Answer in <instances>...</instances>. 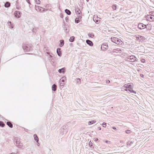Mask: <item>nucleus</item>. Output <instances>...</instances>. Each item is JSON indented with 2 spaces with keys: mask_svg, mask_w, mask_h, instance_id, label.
Here are the masks:
<instances>
[{
  "mask_svg": "<svg viewBox=\"0 0 154 154\" xmlns=\"http://www.w3.org/2000/svg\"><path fill=\"white\" fill-rule=\"evenodd\" d=\"M22 48L25 52H29L32 50V45L31 44H23Z\"/></svg>",
  "mask_w": 154,
  "mask_h": 154,
  "instance_id": "f257e3e1",
  "label": "nucleus"
},
{
  "mask_svg": "<svg viewBox=\"0 0 154 154\" xmlns=\"http://www.w3.org/2000/svg\"><path fill=\"white\" fill-rule=\"evenodd\" d=\"M14 140L16 141V145L18 147L21 148L23 146L22 143L20 141V139L18 137H15L14 138Z\"/></svg>",
  "mask_w": 154,
  "mask_h": 154,
  "instance_id": "f03ea898",
  "label": "nucleus"
},
{
  "mask_svg": "<svg viewBox=\"0 0 154 154\" xmlns=\"http://www.w3.org/2000/svg\"><path fill=\"white\" fill-rule=\"evenodd\" d=\"M35 8L37 11L40 12H43L47 10L44 8L36 5H35Z\"/></svg>",
  "mask_w": 154,
  "mask_h": 154,
  "instance_id": "7ed1b4c3",
  "label": "nucleus"
},
{
  "mask_svg": "<svg viewBox=\"0 0 154 154\" xmlns=\"http://www.w3.org/2000/svg\"><path fill=\"white\" fill-rule=\"evenodd\" d=\"M68 125H65L63 126L61 128V131L63 132V134H66L68 131Z\"/></svg>",
  "mask_w": 154,
  "mask_h": 154,
  "instance_id": "20e7f679",
  "label": "nucleus"
},
{
  "mask_svg": "<svg viewBox=\"0 0 154 154\" xmlns=\"http://www.w3.org/2000/svg\"><path fill=\"white\" fill-rule=\"evenodd\" d=\"M111 39L112 42L118 45H120L121 41L117 38L115 37H111Z\"/></svg>",
  "mask_w": 154,
  "mask_h": 154,
  "instance_id": "39448f33",
  "label": "nucleus"
},
{
  "mask_svg": "<svg viewBox=\"0 0 154 154\" xmlns=\"http://www.w3.org/2000/svg\"><path fill=\"white\" fill-rule=\"evenodd\" d=\"M148 25H146L142 23H140L138 24L137 28L140 29H143L145 28L147 29V26Z\"/></svg>",
  "mask_w": 154,
  "mask_h": 154,
  "instance_id": "423d86ee",
  "label": "nucleus"
},
{
  "mask_svg": "<svg viewBox=\"0 0 154 154\" xmlns=\"http://www.w3.org/2000/svg\"><path fill=\"white\" fill-rule=\"evenodd\" d=\"M134 141L135 140L134 139H131L128 141L127 143V144L128 147L133 146Z\"/></svg>",
  "mask_w": 154,
  "mask_h": 154,
  "instance_id": "0eeeda50",
  "label": "nucleus"
},
{
  "mask_svg": "<svg viewBox=\"0 0 154 154\" xmlns=\"http://www.w3.org/2000/svg\"><path fill=\"white\" fill-rule=\"evenodd\" d=\"M136 40L138 42H142L143 41L144 37L143 36L141 35H138L137 36L136 35Z\"/></svg>",
  "mask_w": 154,
  "mask_h": 154,
  "instance_id": "6e6552de",
  "label": "nucleus"
},
{
  "mask_svg": "<svg viewBox=\"0 0 154 154\" xmlns=\"http://www.w3.org/2000/svg\"><path fill=\"white\" fill-rule=\"evenodd\" d=\"M108 48V46L107 44H103L101 46V48L103 51H105Z\"/></svg>",
  "mask_w": 154,
  "mask_h": 154,
  "instance_id": "1a4fd4ad",
  "label": "nucleus"
},
{
  "mask_svg": "<svg viewBox=\"0 0 154 154\" xmlns=\"http://www.w3.org/2000/svg\"><path fill=\"white\" fill-rule=\"evenodd\" d=\"M146 19L148 21H153L154 20V16L148 15L147 16Z\"/></svg>",
  "mask_w": 154,
  "mask_h": 154,
  "instance_id": "9d476101",
  "label": "nucleus"
},
{
  "mask_svg": "<svg viewBox=\"0 0 154 154\" xmlns=\"http://www.w3.org/2000/svg\"><path fill=\"white\" fill-rule=\"evenodd\" d=\"M135 58V56L134 55L131 56L129 57L127 59L128 61H130V62H134L135 61V60H134V58Z\"/></svg>",
  "mask_w": 154,
  "mask_h": 154,
  "instance_id": "9b49d317",
  "label": "nucleus"
},
{
  "mask_svg": "<svg viewBox=\"0 0 154 154\" xmlns=\"http://www.w3.org/2000/svg\"><path fill=\"white\" fill-rule=\"evenodd\" d=\"M14 15L15 17L19 18L20 17V12L18 11H16L14 12Z\"/></svg>",
  "mask_w": 154,
  "mask_h": 154,
  "instance_id": "f8f14e48",
  "label": "nucleus"
},
{
  "mask_svg": "<svg viewBox=\"0 0 154 154\" xmlns=\"http://www.w3.org/2000/svg\"><path fill=\"white\" fill-rule=\"evenodd\" d=\"M57 55L60 57H61L62 55L61 51V48H57Z\"/></svg>",
  "mask_w": 154,
  "mask_h": 154,
  "instance_id": "ddd939ff",
  "label": "nucleus"
},
{
  "mask_svg": "<svg viewBox=\"0 0 154 154\" xmlns=\"http://www.w3.org/2000/svg\"><path fill=\"white\" fill-rule=\"evenodd\" d=\"M58 72L60 73H64L65 72V67L63 68L58 70Z\"/></svg>",
  "mask_w": 154,
  "mask_h": 154,
  "instance_id": "4468645a",
  "label": "nucleus"
},
{
  "mask_svg": "<svg viewBox=\"0 0 154 154\" xmlns=\"http://www.w3.org/2000/svg\"><path fill=\"white\" fill-rule=\"evenodd\" d=\"M86 42L90 46H92L93 45V43L92 42L89 40H86Z\"/></svg>",
  "mask_w": 154,
  "mask_h": 154,
  "instance_id": "2eb2a0df",
  "label": "nucleus"
},
{
  "mask_svg": "<svg viewBox=\"0 0 154 154\" xmlns=\"http://www.w3.org/2000/svg\"><path fill=\"white\" fill-rule=\"evenodd\" d=\"M33 137H34V140L36 141V142L39 144L38 143L39 141V139L37 136V135L36 134H35L33 135Z\"/></svg>",
  "mask_w": 154,
  "mask_h": 154,
  "instance_id": "dca6fc26",
  "label": "nucleus"
},
{
  "mask_svg": "<svg viewBox=\"0 0 154 154\" xmlns=\"http://www.w3.org/2000/svg\"><path fill=\"white\" fill-rule=\"evenodd\" d=\"M57 88V85L55 84H53L52 86V90L54 91H56Z\"/></svg>",
  "mask_w": 154,
  "mask_h": 154,
  "instance_id": "f3484780",
  "label": "nucleus"
},
{
  "mask_svg": "<svg viewBox=\"0 0 154 154\" xmlns=\"http://www.w3.org/2000/svg\"><path fill=\"white\" fill-rule=\"evenodd\" d=\"M75 11L76 13L79 15H81L82 14V12H81L80 10L78 8L75 9Z\"/></svg>",
  "mask_w": 154,
  "mask_h": 154,
  "instance_id": "a211bd4d",
  "label": "nucleus"
},
{
  "mask_svg": "<svg viewBox=\"0 0 154 154\" xmlns=\"http://www.w3.org/2000/svg\"><path fill=\"white\" fill-rule=\"evenodd\" d=\"M11 6L10 3L8 2H7L5 4L4 6L5 8L9 7Z\"/></svg>",
  "mask_w": 154,
  "mask_h": 154,
  "instance_id": "6ab92c4d",
  "label": "nucleus"
},
{
  "mask_svg": "<svg viewBox=\"0 0 154 154\" xmlns=\"http://www.w3.org/2000/svg\"><path fill=\"white\" fill-rule=\"evenodd\" d=\"M60 43L59 44V46L60 47H62L64 45V41L63 40H60Z\"/></svg>",
  "mask_w": 154,
  "mask_h": 154,
  "instance_id": "aec40b11",
  "label": "nucleus"
},
{
  "mask_svg": "<svg viewBox=\"0 0 154 154\" xmlns=\"http://www.w3.org/2000/svg\"><path fill=\"white\" fill-rule=\"evenodd\" d=\"M65 12L68 15H70L71 14V11L68 9H66L65 10Z\"/></svg>",
  "mask_w": 154,
  "mask_h": 154,
  "instance_id": "412c9836",
  "label": "nucleus"
},
{
  "mask_svg": "<svg viewBox=\"0 0 154 154\" xmlns=\"http://www.w3.org/2000/svg\"><path fill=\"white\" fill-rule=\"evenodd\" d=\"M7 125L11 128H12L13 127V125L10 121H8L7 122Z\"/></svg>",
  "mask_w": 154,
  "mask_h": 154,
  "instance_id": "4be33fe9",
  "label": "nucleus"
},
{
  "mask_svg": "<svg viewBox=\"0 0 154 154\" xmlns=\"http://www.w3.org/2000/svg\"><path fill=\"white\" fill-rule=\"evenodd\" d=\"M124 86L127 88H131V85L129 84H125L124 85Z\"/></svg>",
  "mask_w": 154,
  "mask_h": 154,
  "instance_id": "5701e85b",
  "label": "nucleus"
},
{
  "mask_svg": "<svg viewBox=\"0 0 154 154\" xmlns=\"http://www.w3.org/2000/svg\"><path fill=\"white\" fill-rule=\"evenodd\" d=\"M74 37L73 36H72L70 37V39H69V41L71 42H73L74 41Z\"/></svg>",
  "mask_w": 154,
  "mask_h": 154,
  "instance_id": "b1692460",
  "label": "nucleus"
},
{
  "mask_svg": "<svg viewBox=\"0 0 154 154\" xmlns=\"http://www.w3.org/2000/svg\"><path fill=\"white\" fill-rule=\"evenodd\" d=\"M75 83L77 84H80L81 83L80 79L79 78H77L75 81Z\"/></svg>",
  "mask_w": 154,
  "mask_h": 154,
  "instance_id": "393cba45",
  "label": "nucleus"
},
{
  "mask_svg": "<svg viewBox=\"0 0 154 154\" xmlns=\"http://www.w3.org/2000/svg\"><path fill=\"white\" fill-rule=\"evenodd\" d=\"M121 51V50H119V49H114V50H113L112 51V52L113 53L116 52V53H117L119 52V51Z\"/></svg>",
  "mask_w": 154,
  "mask_h": 154,
  "instance_id": "a878e982",
  "label": "nucleus"
},
{
  "mask_svg": "<svg viewBox=\"0 0 154 154\" xmlns=\"http://www.w3.org/2000/svg\"><path fill=\"white\" fill-rule=\"evenodd\" d=\"M96 122V121L94 120H91V121H89L88 122V124L89 125H91L92 124Z\"/></svg>",
  "mask_w": 154,
  "mask_h": 154,
  "instance_id": "bb28decb",
  "label": "nucleus"
},
{
  "mask_svg": "<svg viewBox=\"0 0 154 154\" xmlns=\"http://www.w3.org/2000/svg\"><path fill=\"white\" fill-rule=\"evenodd\" d=\"M5 125V124L4 123L2 122V121H0V126L2 127H3Z\"/></svg>",
  "mask_w": 154,
  "mask_h": 154,
  "instance_id": "cd10ccee",
  "label": "nucleus"
},
{
  "mask_svg": "<svg viewBox=\"0 0 154 154\" xmlns=\"http://www.w3.org/2000/svg\"><path fill=\"white\" fill-rule=\"evenodd\" d=\"M80 21V20L78 19L77 18H76L75 19V22L76 23H78Z\"/></svg>",
  "mask_w": 154,
  "mask_h": 154,
  "instance_id": "c85d7f7f",
  "label": "nucleus"
},
{
  "mask_svg": "<svg viewBox=\"0 0 154 154\" xmlns=\"http://www.w3.org/2000/svg\"><path fill=\"white\" fill-rule=\"evenodd\" d=\"M112 8L114 10H116L117 8V5L115 4L113 5L112 6Z\"/></svg>",
  "mask_w": 154,
  "mask_h": 154,
  "instance_id": "c756f323",
  "label": "nucleus"
},
{
  "mask_svg": "<svg viewBox=\"0 0 154 154\" xmlns=\"http://www.w3.org/2000/svg\"><path fill=\"white\" fill-rule=\"evenodd\" d=\"M89 145L91 148H93L92 143L91 141H90L89 143Z\"/></svg>",
  "mask_w": 154,
  "mask_h": 154,
  "instance_id": "7c9ffc66",
  "label": "nucleus"
},
{
  "mask_svg": "<svg viewBox=\"0 0 154 154\" xmlns=\"http://www.w3.org/2000/svg\"><path fill=\"white\" fill-rule=\"evenodd\" d=\"M37 4H39L40 3V0H34Z\"/></svg>",
  "mask_w": 154,
  "mask_h": 154,
  "instance_id": "2f4dec72",
  "label": "nucleus"
},
{
  "mask_svg": "<svg viewBox=\"0 0 154 154\" xmlns=\"http://www.w3.org/2000/svg\"><path fill=\"white\" fill-rule=\"evenodd\" d=\"M88 35L90 37H91L92 36L94 37V34L92 33H89L88 34Z\"/></svg>",
  "mask_w": 154,
  "mask_h": 154,
  "instance_id": "473e14b6",
  "label": "nucleus"
},
{
  "mask_svg": "<svg viewBox=\"0 0 154 154\" xmlns=\"http://www.w3.org/2000/svg\"><path fill=\"white\" fill-rule=\"evenodd\" d=\"M62 80H61V81L63 82H64L65 80L66 79V78L65 76H63L62 77Z\"/></svg>",
  "mask_w": 154,
  "mask_h": 154,
  "instance_id": "72a5a7b5",
  "label": "nucleus"
},
{
  "mask_svg": "<svg viewBox=\"0 0 154 154\" xmlns=\"http://www.w3.org/2000/svg\"><path fill=\"white\" fill-rule=\"evenodd\" d=\"M77 18L78 19H79L80 20L82 18L81 14V15H79L78 16V17Z\"/></svg>",
  "mask_w": 154,
  "mask_h": 154,
  "instance_id": "f704fd0d",
  "label": "nucleus"
},
{
  "mask_svg": "<svg viewBox=\"0 0 154 154\" xmlns=\"http://www.w3.org/2000/svg\"><path fill=\"white\" fill-rule=\"evenodd\" d=\"M131 131L129 130H127L126 131H125V132L127 134H130L131 133Z\"/></svg>",
  "mask_w": 154,
  "mask_h": 154,
  "instance_id": "c9c22d12",
  "label": "nucleus"
},
{
  "mask_svg": "<svg viewBox=\"0 0 154 154\" xmlns=\"http://www.w3.org/2000/svg\"><path fill=\"white\" fill-rule=\"evenodd\" d=\"M103 127H106V123H104V122H103Z\"/></svg>",
  "mask_w": 154,
  "mask_h": 154,
  "instance_id": "e433bc0d",
  "label": "nucleus"
},
{
  "mask_svg": "<svg viewBox=\"0 0 154 154\" xmlns=\"http://www.w3.org/2000/svg\"><path fill=\"white\" fill-rule=\"evenodd\" d=\"M59 84L60 86H63L64 85V83H61L60 81L59 82Z\"/></svg>",
  "mask_w": 154,
  "mask_h": 154,
  "instance_id": "4c0bfd02",
  "label": "nucleus"
},
{
  "mask_svg": "<svg viewBox=\"0 0 154 154\" xmlns=\"http://www.w3.org/2000/svg\"><path fill=\"white\" fill-rule=\"evenodd\" d=\"M140 60H141V62L142 63H145V60L143 58L141 59Z\"/></svg>",
  "mask_w": 154,
  "mask_h": 154,
  "instance_id": "58836bf2",
  "label": "nucleus"
},
{
  "mask_svg": "<svg viewBox=\"0 0 154 154\" xmlns=\"http://www.w3.org/2000/svg\"><path fill=\"white\" fill-rule=\"evenodd\" d=\"M8 24L9 26H10V25L11 24V21H8Z\"/></svg>",
  "mask_w": 154,
  "mask_h": 154,
  "instance_id": "ea45409f",
  "label": "nucleus"
},
{
  "mask_svg": "<svg viewBox=\"0 0 154 154\" xmlns=\"http://www.w3.org/2000/svg\"><path fill=\"white\" fill-rule=\"evenodd\" d=\"M26 2L29 5L31 4V3L30 2L29 0H26Z\"/></svg>",
  "mask_w": 154,
  "mask_h": 154,
  "instance_id": "a19ab883",
  "label": "nucleus"
},
{
  "mask_svg": "<svg viewBox=\"0 0 154 154\" xmlns=\"http://www.w3.org/2000/svg\"><path fill=\"white\" fill-rule=\"evenodd\" d=\"M94 140L95 141H97L98 140V139L97 138H94Z\"/></svg>",
  "mask_w": 154,
  "mask_h": 154,
  "instance_id": "79ce46f5",
  "label": "nucleus"
},
{
  "mask_svg": "<svg viewBox=\"0 0 154 154\" xmlns=\"http://www.w3.org/2000/svg\"><path fill=\"white\" fill-rule=\"evenodd\" d=\"M110 82V81L109 80H107L106 81V83H107V84H108V83H109Z\"/></svg>",
  "mask_w": 154,
  "mask_h": 154,
  "instance_id": "37998d69",
  "label": "nucleus"
},
{
  "mask_svg": "<svg viewBox=\"0 0 154 154\" xmlns=\"http://www.w3.org/2000/svg\"><path fill=\"white\" fill-rule=\"evenodd\" d=\"M140 75L142 78H143L144 77V75L143 74H140Z\"/></svg>",
  "mask_w": 154,
  "mask_h": 154,
  "instance_id": "c03bdc74",
  "label": "nucleus"
},
{
  "mask_svg": "<svg viewBox=\"0 0 154 154\" xmlns=\"http://www.w3.org/2000/svg\"><path fill=\"white\" fill-rule=\"evenodd\" d=\"M60 17H61L62 18H63V15L61 14H60Z\"/></svg>",
  "mask_w": 154,
  "mask_h": 154,
  "instance_id": "a18cd8bd",
  "label": "nucleus"
},
{
  "mask_svg": "<svg viewBox=\"0 0 154 154\" xmlns=\"http://www.w3.org/2000/svg\"><path fill=\"white\" fill-rule=\"evenodd\" d=\"M95 22L97 23H99V21L98 20H96Z\"/></svg>",
  "mask_w": 154,
  "mask_h": 154,
  "instance_id": "49530a36",
  "label": "nucleus"
},
{
  "mask_svg": "<svg viewBox=\"0 0 154 154\" xmlns=\"http://www.w3.org/2000/svg\"><path fill=\"white\" fill-rule=\"evenodd\" d=\"M97 129L99 130H101V128L100 127H98L97 128Z\"/></svg>",
  "mask_w": 154,
  "mask_h": 154,
  "instance_id": "de8ad7c7",
  "label": "nucleus"
},
{
  "mask_svg": "<svg viewBox=\"0 0 154 154\" xmlns=\"http://www.w3.org/2000/svg\"><path fill=\"white\" fill-rule=\"evenodd\" d=\"M68 20V18L67 17H66L65 18V20L66 21H67V20Z\"/></svg>",
  "mask_w": 154,
  "mask_h": 154,
  "instance_id": "09e8293b",
  "label": "nucleus"
},
{
  "mask_svg": "<svg viewBox=\"0 0 154 154\" xmlns=\"http://www.w3.org/2000/svg\"><path fill=\"white\" fill-rule=\"evenodd\" d=\"M112 128L114 129V130H116V128L115 127H112Z\"/></svg>",
  "mask_w": 154,
  "mask_h": 154,
  "instance_id": "8fccbe9b",
  "label": "nucleus"
},
{
  "mask_svg": "<svg viewBox=\"0 0 154 154\" xmlns=\"http://www.w3.org/2000/svg\"><path fill=\"white\" fill-rule=\"evenodd\" d=\"M47 47H44V50H47Z\"/></svg>",
  "mask_w": 154,
  "mask_h": 154,
  "instance_id": "3c124183",
  "label": "nucleus"
},
{
  "mask_svg": "<svg viewBox=\"0 0 154 154\" xmlns=\"http://www.w3.org/2000/svg\"><path fill=\"white\" fill-rule=\"evenodd\" d=\"M138 48H139L138 47H135V50H138Z\"/></svg>",
  "mask_w": 154,
  "mask_h": 154,
  "instance_id": "603ef678",
  "label": "nucleus"
},
{
  "mask_svg": "<svg viewBox=\"0 0 154 154\" xmlns=\"http://www.w3.org/2000/svg\"><path fill=\"white\" fill-rule=\"evenodd\" d=\"M105 142L106 143H108L109 142H110L108 140H106Z\"/></svg>",
  "mask_w": 154,
  "mask_h": 154,
  "instance_id": "864d4df0",
  "label": "nucleus"
},
{
  "mask_svg": "<svg viewBox=\"0 0 154 154\" xmlns=\"http://www.w3.org/2000/svg\"><path fill=\"white\" fill-rule=\"evenodd\" d=\"M24 130L26 131H27L28 130L26 129V128H24Z\"/></svg>",
  "mask_w": 154,
  "mask_h": 154,
  "instance_id": "5fc2aeb1",
  "label": "nucleus"
},
{
  "mask_svg": "<svg viewBox=\"0 0 154 154\" xmlns=\"http://www.w3.org/2000/svg\"><path fill=\"white\" fill-rule=\"evenodd\" d=\"M132 92L133 93H135V91L133 90Z\"/></svg>",
  "mask_w": 154,
  "mask_h": 154,
  "instance_id": "6e6d98bb",
  "label": "nucleus"
},
{
  "mask_svg": "<svg viewBox=\"0 0 154 154\" xmlns=\"http://www.w3.org/2000/svg\"><path fill=\"white\" fill-rule=\"evenodd\" d=\"M122 142H123V141H122L121 140V141H120V143H122Z\"/></svg>",
  "mask_w": 154,
  "mask_h": 154,
  "instance_id": "4d7b16f0",
  "label": "nucleus"
},
{
  "mask_svg": "<svg viewBox=\"0 0 154 154\" xmlns=\"http://www.w3.org/2000/svg\"><path fill=\"white\" fill-rule=\"evenodd\" d=\"M13 27H13V26H11V29H13Z\"/></svg>",
  "mask_w": 154,
  "mask_h": 154,
  "instance_id": "13d9d810",
  "label": "nucleus"
},
{
  "mask_svg": "<svg viewBox=\"0 0 154 154\" xmlns=\"http://www.w3.org/2000/svg\"><path fill=\"white\" fill-rule=\"evenodd\" d=\"M137 58H136V57H135V61H137Z\"/></svg>",
  "mask_w": 154,
  "mask_h": 154,
  "instance_id": "bf43d9fd",
  "label": "nucleus"
},
{
  "mask_svg": "<svg viewBox=\"0 0 154 154\" xmlns=\"http://www.w3.org/2000/svg\"><path fill=\"white\" fill-rule=\"evenodd\" d=\"M39 143L38 144V143L37 145H38V146H39Z\"/></svg>",
  "mask_w": 154,
  "mask_h": 154,
  "instance_id": "052dcab7",
  "label": "nucleus"
},
{
  "mask_svg": "<svg viewBox=\"0 0 154 154\" xmlns=\"http://www.w3.org/2000/svg\"><path fill=\"white\" fill-rule=\"evenodd\" d=\"M67 29H65V31H66L67 30Z\"/></svg>",
  "mask_w": 154,
  "mask_h": 154,
  "instance_id": "680f3d73",
  "label": "nucleus"
},
{
  "mask_svg": "<svg viewBox=\"0 0 154 154\" xmlns=\"http://www.w3.org/2000/svg\"><path fill=\"white\" fill-rule=\"evenodd\" d=\"M137 71L138 72H139V71L140 70H139V69H137Z\"/></svg>",
  "mask_w": 154,
  "mask_h": 154,
  "instance_id": "e2e57ef3",
  "label": "nucleus"
},
{
  "mask_svg": "<svg viewBox=\"0 0 154 154\" xmlns=\"http://www.w3.org/2000/svg\"><path fill=\"white\" fill-rule=\"evenodd\" d=\"M87 2H88L89 1V0H86Z\"/></svg>",
  "mask_w": 154,
  "mask_h": 154,
  "instance_id": "0e129e2a",
  "label": "nucleus"
},
{
  "mask_svg": "<svg viewBox=\"0 0 154 154\" xmlns=\"http://www.w3.org/2000/svg\"><path fill=\"white\" fill-rule=\"evenodd\" d=\"M149 28V27L148 28V29H150Z\"/></svg>",
  "mask_w": 154,
  "mask_h": 154,
  "instance_id": "69168bd1",
  "label": "nucleus"
},
{
  "mask_svg": "<svg viewBox=\"0 0 154 154\" xmlns=\"http://www.w3.org/2000/svg\"><path fill=\"white\" fill-rule=\"evenodd\" d=\"M17 1H16V4H17Z\"/></svg>",
  "mask_w": 154,
  "mask_h": 154,
  "instance_id": "338daca9",
  "label": "nucleus"
},
{
  "mask_svg": "<svg viewBox=\"0 0 154 154\" xmlns=\"http://www.w3.org/2000/svg\"><path fill=\"white\" fill-rule=\"evenodd\" d=\"M10 154H13L12 153H10Z\"/></svg>",
  "mask_w": 154,
  "mask_h": 154,
  "instance_id": "774afa93",
  "label": "nucleus"
}]
</instances>
